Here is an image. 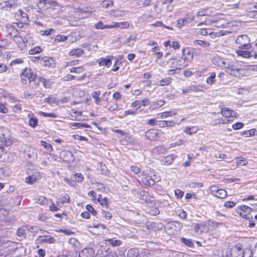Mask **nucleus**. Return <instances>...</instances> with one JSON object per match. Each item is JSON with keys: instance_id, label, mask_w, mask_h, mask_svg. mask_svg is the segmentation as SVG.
<instances>
[{"instance_id": "17", "label": "nucleus", "mask_w": 257, "mask_h": 257, "mask_svg": "<svg viewBox=\"0 0 257 257\" xmlns=\"http://www.w3.org/2000/svg\"><path fill=\"white\" fill-rule=\"evenodd\" d=\"M225 60L219 57H215L212 60V62L214 64L220 67H222V66H225Z\"/></svg>"}, {"instance_id": "34", "label": "nucleus", "mask_w": 257, "mask_h": 257, "mask_svg": "<svg viewBox=\"0 0 257 257\" xmlns=\"http://www.w3.org/2000/svg\"><path fill=\"white\" fill-rule=\"evenodd\" d=\"M95 27L97 29H110L111 27L107 25H104L103 23L101 21H99L96 23L95 25Z\"/></svg>"}, {"instance_id": "60", "label": "nucleus", "mask_w": 257, "mask_h": 257, "mask_svg": "<svg viewBox=\"0 0 257 257\" xmlns=\"http://www.w3.org/2000/svg\"><path fill=\"white\" fill-rule=\"evenodd\" d=\"M44 102L50 104L54 103L55 102V98L52 96H49L45 99Z\"/></svg>"}, {"instance_id": "43", "label": "nucleus", "mask_w": 257, "mask_h": 257, "mask_svg": "<svg viewBox=\"0 0 257 257\" xmlns=\"http://www.w3.org/2000/svg\"><path fill=\"white\" fill-rule=\"evenodd\" d=\"M164 103L165 101L164 100H160L154 102L152 104V106L154 107V108H157L163 106L164 104Z\"/></svg>"}, {"instance_id": "54", "label": "nucleus", "mask_w": 257, "mask_h": 257, "mask_svg": "<svg viewBox=\"0 0 257 257\" xmlns=\"http://www.w3.org/2000/svg\"><path fill=\"white\" fill-rule=\"evenodd\" d=\"M61 200L62 204L69 202L70 200L69 195L67 194H64V195L62 197Z\"/></svg>"}, {"instance_id": "30", "label": "nucleus", "mask_w": 257, "mask_h": 257, "mask_svg": "<svg viewBox=\"0 0 257 257\" xmlns=\"http://www.w3.org/2000/svg\"><path fill=\"white\" fill-rule=\"evenodd\" d=\"M9 211L5 208H0V220H4L9 214Z\"/></svg>"}, {"instance_id": "39", "label": "nucleus", "mask_w": 257, "mask_h": 257, "mask_svg": "<svg viewBox=\"0 0 257 257\" xmlns=\"http://www.w3.org/2000/svg\"><path fill=\"white\" fill-rule=\"evenodd\" d=\"M29 125L33 127H35L38 124V119L36 117H31L29 119Z\"/></svg>"}, {"instance_id": "20", "label": "nucleus", "mask_w": 257, "mask_h": 257, "mask_svg": "<svg viewBox=\"0 0 257 257\" xmlns=\"http://www.w3.org/2000/svg\"><path fill=\"white\" fill-rule=\"evenodd\" d=\"M148 226H150L155 231L162 230L164 227L162 223L155 222H151Z\"/></svg>"}, {"instance_id": "50", "label": "nucleus", "mask_w": 257, "mask_h": 257, "mask_svg": "<svg viewBox=\"0 0 257 257\" xmlns=\"http://www.w3.org/2000/svg\"><path fill=\"white\" fill-rule=\"evenodd\" d=\"M36 180V178L34 176H29L25 179V182L28 184H32L35 182Z\"/></svg>"}, {"instance_id": "64", "label": "nucleus", "mask_w": 257, "mask_h": 257, "mask_svg": "<svg viewBox=\"0 0 257 257\" xmlns=\"http://www.w3.org/2000/svg\"><path fill=\"white\" fill-rule=\"evenodd\" d=\"M8 111V109L5 106V105L0 103V112L2 113H7Z\"/></svg>"}, {"instance_id": "2", "label": "nucleus", "mask_w": 257, "mask_h": 257, "mask_svg": "<svg viewBox=\"0 0 257 257\" xmlns=\"http://www.w3.org/2000/svg\"><path fill=\"white\" fill-rule=\"evenodd\" d=\"M235 42L239 45L240 49L249 50L251 48L250 39L246 35H242L238 36Z\"/></svg>"}, {"instance_id": "8", "label": "nucleus", "mask_w": 257, "mask_h": 257, "mask_svg": "<svg viewBox=\"0 0 257 257\" xmlns=\"http://www.w3.org/2000/svg\"><path fill=\"white\" fill-rule=\"evenodd\" d=\"M113 58L112 56H108L106 58H101L98 59V63L100 66L109 67L111 65V59Z\"/></svg>"}, {"instance_id": "45", "label": "nucleus", "mask_w": 257, "mask_h": 257, "mask_svg": "<svg viewBox=\"0 0 257 257\" xmlns=\"http://www.w3.org/2000/svg\"><path fill=\"white\" fill-rule=\"evenodd\" d=\"M41 51L42 49L40 47H35L29 51V54L31 55H34L41 52Z\"/></svg>"}, {"instance_id": "36", "label": "nucleus", "mask_w": 257, "mask_h": 257, "mask_svg": "<svg viewBox=\"0 0 257 257\" xmlns=\"http://www.w3.org/2000/svg\"><path fill=\"white\" fill-rule=\"evenodd\" d=\"M181 241L184 243L186 245L189 246V247H193V243L191 239H187L184 237L181 238Z\"/></svg>"}, {"instance_id": "37", "label": "nucleus", "mask_w": 257, "mask_h": 257, "mask_svg": "<svg viewBox=\"0 0 257 257\" xmlns=\"http://www.w3.org/2000/svg\"><path fill=\"white\" fill-rule=\"evenodd\" d=\"M113 1L112 0H104L101 3V6L103 8H107L110 6H112Z\"/></svg>"}, {"instance_id": "58", "label": "nucleus", "mask_w": 257, "mask_h": 257, "mask_svg": "<svg viewBox=\"0 0 257 257\" xmlns=\"http://www.w3.org/2000/svg\"><path fill=\"white\" fill-rule=\"evenodd\" d=\"M219 189L215 185H212L210 187L211 193L214 196Z\"/></svg>"}, {"instance_id": "40", "label": "nucleus", "mask_w": 257, "mask_h": 257, "mask_svg": "<svg viewBox=\"0 0 257 257\" xmlns=\"http://www.w3.org/2000/svg\"><path fill=\"white\" fill-rule=\"evenodd\" d=\"M70 71L71 73H81L84 71V69L82 67H73L70 69Z\"/></svg>"}, {"instance_id": "32", "label": "nucleus", "mask_w": 257, "mask_h": 257, "mask_svg": "<svg viewBox=\"0 0 257 257\" xmlns=\"http://www.w3.org/2000/svg\"><path fill=\"white\" fill-rule=\"evenodd\" d=\"M198 34H200L201 35L203 36H206L207 35H211L212 33L210 29H200L199 30V31L197 32Z\"/></svg>"}, {"instance_id": "16", "label": "nucleus", "mask_w": 257, "mask_h": 257, "mask_svg": "<svg viewBox=\"0 0 257 257\" xmlns=\"http://www.w3.org/2000/svg\"><path fill=\"white\" fill-rule=\"evenodd\" d=\"M84 53V51L80 49V48H77L73 49L71 51H70L69 53V54L70 56H76L77 57H78L80 56H81Z\"/></svg>"}, {"instance_id": "10", "label": "nucleus", "mask_w": 257, "mask_h": 257, "mask_svg": "<svg viewBox=\"0 0 257 257\" xmlns=\"http://www.w3.org/2000/svg\"><path fill=\"white\" fill-rule=\"evenodd\" d=\"M17 238L18 240H22L27 237V233L26 229L24 227H20L17 229L16 232Z\"/></svg>"}, {"instance_id": "18", "label": "nucleus", "mask_w": 257, "mask_h": 257, "mask_svg": "<svg viewBox=\"0 0 257 257\" xmlns=\"http://www.w3.org/2000/svg\"><path fill=\"white\" fill-rule=\"evenodd\" d=\"M117 107V104L112 100L108 101L105 105V108L109 111L115 110Z\"/></svg>"}, {"instance_id": "48", "label": "nucleus", "mask_w": 257, "mask_h": 257, "mask_svg": "<svg viewBox=\"0 0 257 257\" xmlns=\"http://www.w3.org/2000/svg\"><path fill=\"white\" fill-rule=\"evenodd\" d=\"M40 113L41 115L44 117H50L52 118H56L57 117V115L54 113H46L41 111L40 112Z\"/></svg>"}, {"instance_id": "6", "label": "nucleus", "mask_w": 257, "mask_h": 257, "mask_svg": "<svg viewBox=\"0 0 257 257\" xmlns=\"http://www.w3.org/2000/svg\"><path fill=\"white\" fill-rule=\"evenodd\" d=\"M94 12H95L94 8L90 6L80 8V13L82 18H88Z\"/></svg>"}, {"instance_id": "61", "label": "nucleus", "mask_w": 257, "mask_h": 257, "mask_svg": "<svg viewBox=\"0 0 257 257\" xmlns=\"http://www.w3.org/2000/svg\"><path fill=\"white\" fill-rule=\"evenodd\" d=\"M235 205V203L233 201H227L224 203V206L226 207L230 208L234 207Z\"/></svg>"}, {"instance_id": "51", "label": "nucleus", "mask_w": 257, "mask_h": 257, "mask_svg": "<svg viewBox=\"0 0 257 257\" xmlns=\"http://www.w3.org/2000/svg\"><path fill=\"white\" fill-rule=\"evenodd\" d=\"M140 103L141 101L136 100L131 103V106L136 108L135 110H137V111L138 109L141 107Z\"/></svg>"}, {"instance_id": "42", "label": "nucleus", "mask_w": 257, "mask_h": 257, "mask_svg": "<svg viewBox=\"0 0 257 257\" xmlns=\"http://www.w3.org/2000/svg\"><path fill=\"white\" fill-rule=\"evenodd\" d=\"M42 242H48L49 243H54L55 241V239L53 237L45 236L44 238L41 240Z\"/></svg>"}, {"instance_id": "33", "label": "nucleus", "mask_w": 257, "mask_h": 257, "mask_svg": "<svg viewBox=\"0 0 257 257\" xmlns=\"http://www.w3.org/2000/svg\"><path fill=\"white\" fill-rule=\"evenodd\" d=\"M177 114V111H165L161 113V117L162 118L163 117H167L168 116H171Z\"/></svg>"}, {"instance_id": "29", "label": "nucleus", "mask_w": 257, "mask_h": 257, "mask_svg": "<svg viewBox=\"0 0 257 257\" xmlns=\"http://www.w3.org/2000/svg\"><path fill=\"white\" fill-rule=\"evenodd\" d=\"M152 152L154 154H161L165 153V149L163 146H158L154 148Z\"/></svg>"}, {"instance_id": "46", "label": "nucleus", "mask_w": 257, "mask_h": 257, "mask_svg": "<svg viewBox=\"0 0 257 257\" xmlns=\"http://www.w3.org/2000/svg\"><path fill=\"white\" fill-rule=\"evenodd\" d=\"M41 144L42 146H43L45 149H47V151L50 152L52 150V146L49 144L46 143L45 141H41Z\"/></svg>"}, {"instance_id": "9", "label": "nucleus", "mask_w": 257, "mask_h": 257, "mask_svg": "<svg viewBox=\"0 0 257 257\" xmlns=\"http://www.w3.org/2000/svg\"><path fill=\"white\" fill-rule=\"evenodd\" d=\"M221 113L222 115L225 117H236L238 115L236 112L226 108H222L221 110Z\"/></svg>"}, {"instance_id": "26", "label": "nucleus", "mask_w": 257, "mask_h": 257, "mask_svg": "<svg viewBox=\"0 0 257 257\" xmlns=\"http://www.w3.org/2000/svg\"><path fill=\"white\" fill-rule=\"evenodd\" d=\"M171 78H165L158 82V85L160 86H166L169 85L171 82Z\"/></svg>"}, {"instance_id": "24", "label": "nucleus", "mask_w": 257, "mask_h": 257, "mask_svg": "<svg viewBox=\"0 0 257 257\" xmlns=\"http://www.w3.org/2000/svg\"><path fill=\"white\" fill-rule=\"evenodd\" d=\"M227 192L223 189H220L214 195L219 198H224L227 196Z\"/></svg>"}, {"instance_id": "35", "label": "nucleus", "mask_w": 257, "mask_h": 257, "mask_svg": "<svg viewBox=\"0 0 257 257\" xmlns=\"http://www.w3.org/2000/svg\"><path fill=\"white\" fill-rule=\"evenodd\" d=\"M187 19H180L178 20L177 26L179 29H181L185 24L188 23Z\"/></svg>"}, {"instance_id": "41", "label": "nucleus", "mask_w": 257, "mask_h": 257, "mask_svg": "<svg viewBox=\"0 0 257 257\" xmlns=\"http://www.w3.org/2000/svg\"><path fill=\"white\" fill-rule=\"evenodd\" d=\"M73 126H76L77 127H84V128H90L91 126L85 123H79V122H74L73 124Z\"/></svg>"}, {"instance_id": "3", "label": "nucleus", "mask_w": 257, "mask_h": 257, "mask_svg": "<svg viewBox=\"0 0 257 257\" xmlns=\"http://www.w3.org/2000/svg\"><path fill=\"white\" fill-rule=\"evenodd\" d=\"M148 171L151 172V169H147L146 170H143L142 171V175L143 177L142 178V181L146 185H153L156 182H158L160 181V179H158L157 177H156L155 175H154L155 178H152L151 176L148 175Z\"/></svg>"}, {"instance_id": "55", "label": "nucleus", "mask_w": 257, "mask_h": 257, "mask_svg": "<svg viewBox=\"0 0 257 257\" xmlns=\"http://www.w3.org/2000/svg\"><path fill=\"white\" fill-rule=\"evenodd\" d=\"M131 171L135 174H138L141 172V169L137 166H133L131 168Z\"/></svg>"}, {"instance_id": "25", "label": "nucleus", "mask_w": 257, "mask_h": 257, "mask_svg": "<svg viewBox=\"0 0 257 257\" xmlns=\"http://www.w3.org/2000/svg\"><path fill=\"white\" fill-rule=\"evenodd\" d=\"M106 241L113 246H118L121 244L120 240H114L112 238L108 239Z\"/></svg>"}, {"instance_id": "28", "label": "nucleus", "mask_w": 257, "mask_h": 257, "mask_svg": "<svg viewBox=\"0 0 257 257\" xmlns=\"http://www.w3.org/2000/svg\"><path fill=\"white\" fill-rule=\"evenodd\" d=\"M216 74L214 72L210 73V76L207 78L206 80V83L209 85H212L215 82Z\"/></svg>"}, {"instance_id": "23", "label": "nucleus", "mask_w": 257, "mask_h": 257, "mask_svg": "<svg viewBox=\"0 0 257 257\" xmlns=\"http://www.w3.org/2000/svg\"><path fill=\"white\" fill-rule=\"evenodd\" d=\"M194 43L196 45H198L200 46H202L205 48H208L210 46V43L206 41L196 40L194 41Z\"/></svg>"}, {"instance_id": "27", "label": "nucleus", "mask_w": 257, "mask_h": 257, "mask_svg": "<svg viewBox=\"0 0 257 257\" xmlns=\"http://www.w3.org/2000/svg\"><path fill=\"white\" fill-rule=\"evenodd\" d=\"M98 201L102 207L108 208V200L106 197L103 198L101 196L99 195L98 198Z\"/></svg>"}, {"instance_id": "1", "label": "nucleus", "mask_w": 257, "mask_h": 257, "mask_svg": "<svg viewBox=\"0 0 257 257\" xmlns=\"http://www.w3.org/2000/svg\"><path fill=\"white\" fill-rule=\"evenodd\" d=\"M12 144L11 135L9 131L4 127H0V145L10 146Z\"/></svg>"}, {"instance_id": "19", "label": "nucleus", "mask_w": 257, "mask_h": 257, "mask_svg": "<svg viewBox=\"0 0 257 257\" xmlns=\"http://www.w3.org/2000/svg\"><path fill=\"white\" fill-rule=\"evenodd\" d=\"M100 94L101 92L100 90L93 91L91 94L92 97L95 99V103L98 105L100 104V102L101 101V98L99 97Z\"/></svg>"}, {"instance_id": "59", "label": "nucleus", "mask_w": 257, "mask_h": 257, "mask_svg": "<svg viewBox=\"0 0 257 257\" xmlns=\"http://www.w3.org/2000/svg\"><path fill=\"white\" fill-rule=\"evenodd\" d=\"M243 126V123L242 122H237L233 124L232 127L234 130H238Z\"/></svg>"}, {"instance_id": "52", "label": "nucleus", "mask_w": 257, "mask_h": 257, "mask_svg": "<svg viewBox=\"0 0 257 257\" xmlns=\"http://www.w3.org/2000/svg\"><path fill=\"white\" fill-rule=\"evenodd\" d=\"M241 210L244 213H250L252 209L246 205H242L240 207Z\"/></svg>"}, {"instance_id": "38", "label": "nucleus", "mask_w": 257, "mask_h": 257, "mask_svg": "<svg viewBox=\"0 0 257 257\" xmlns=\"http://www.w3.org/2000/svg\"><path fill=\"white\" fill-rule=\"evenodd\" d=\"M72 179H74L75 181H77L78 182H80L83 180V176L80 173H76L73 176Z\"/></svg>"}, {"instance_id": "63", "label": "nucleus", "mask_w": 257, "mask_h": 257, "mask_svg": "<svg viewBox=\"0 0 257 257\" xmlns=\"http://www.w3.org/2000/svg\"><path fill=\"white\" fill-rule=\"evenodd\" d=\"M161 127L167 126V120H160L158 121V125Z\"/></svg>"}, {"instance_id": "44", "label": "nucleus", "mask_w": 257, "mask_h": 257, "mask_svg": "<svg viewBox=\"0 0 257 257\" xmlns=\"http://www.w3.org/2000/svg\"><path fill=\"white\" fill-rule=\"evenodd\" d=\"M67 39V37L65 36L58 35H57L55 39H54L55 42H64L66 41Z\"/></svg>"}, {"instance_id": "49", "label": "nucleus", "mask_w": 257, "mask_h": 257, "mask_svg": "<svg viewBox=\"0 0 257 257\" xmlns=\"http://www.w3.org/2000/svg\"><path fill=\"white\" fill-rule=\"evenodd\" d=\"M86 208L88 212H89V213H91L92 215L94 216H95L96 215L97 212L95 210V209L92 206L90 205H87Z\"/></svg>"}, {"instance_id": "15", "label": "nucleus", "mask_w": 257, "mask_h": 257, "mask_svg": "<svg viewBox=\"0 0 257 257\" xmlns=\"http://www.w3.org/2000/svg\"><path fill=\"white\" fill-rule=\"evenodd\" d=\"M43 65L45 66H49L50 67H54L55 66V63L52 58L45 57L43 59Z\"/></svg>"}, {"instance_id": "5", "label": "nucleus", "mask_w": 257, "mask_h": 257, "mask_svg": "<svg viewBox=\"0 0 257 257\" xmlns=\"http://www.w3.org/2000/svg\"><path fill=\"white\" fill-rule=\"evenodd\" d=\"M19 3L17 0H9L0 3V9H5L10 11L18 7Z\"/></svg>"}, {"instance_id": "7", "label": "nucleus", "mask_w": 257, "mask_h": 257, "mask_svg": "<svg viewBox=\"0 0 257 257\" xmlns=\"http://www.w3.org/2000/svg\"><path fill=\"white\" fill-rule=\"evenodd\" d=\"M189 59L188 58H181L180 59L178 60L176 62H172V64H174V66H172V67L176 68V69H181L182 68H184L188 65L187 62L186 61V59Z\"/></svg>"}, {"instance_id": "56", "label": "nucleus", "mask_w": 257, "mask_h": 257, "mask_svg": "<svg viewBox=\"0 0 257 257\" xmlns=\"http://www.w3.org/2000/svg\"><path fill=\"white\" fill-rule=\"evenodd\" d=\"M50 3V0H39V3L38 4V7L40 9H41L42 8H44L43 5L46 4Z\"/></svg>"}, {"instance_id": "13", "label": "nucleus", "mask_w": 257, "mask_h": 257, "mask_svg": "<svg viewBox=\"0 0 257 257\" xmlns=\"http://www.w3.org/2000/svg\"><path fill=\"white\" fill-rule=\"evenodd\" d=\"M94 250L91 248H84L80 253L79 256L83 255L84 257H93Z\"/></svg>"}, {"instance_id": "21", "label": "nucleus", "mask_w": 257, "mask_h": 257, "mask_svg": "<svg viewBox=\"0 0 257 257\" xmlns=\"http://www.w3.org/2000/svg\"><path fill=\"white\" fill-rule=\"evenodd\" d=\"M244 49H240L236 51V53L241 56L245 58H250L252 56V54L250 52L244 51Z\"/></svg>"}, {"instance_id": "12", "label": "nucleus", "mask_w": 257, "mask_h": 257, "mask_svg": "<svg viewBox=\"0 0 257 257\" xmlns=\"http://www.w3.org/2000/svg\"><path fill=\"white\" fill-rule=\"evenodd\" d=\"M158 136V132L157 130L151 129L146 133V137L150 140L153 141L155 140Z\"/></svg>"}, {"instance_id": "22", "label": "nucleus", "mask_w": 257, "mask_h": 257, "mask_svg": "<svg viewBox=\"0 0 257 257\" xmlns=\"http://www.w3.org/2000/svg\"><path fill=\"white\" fill-rule=\"evenodd\" d=\"M110 15L114 17H122L126 15L125 11H119L118 10H112L110 12Z\"/></svg>"}, {"instance_id": "62", "label": "nucleus", "mask_w": 257, "mask_h": 257, "mask_svg": "<svg viewBox=\"0 0 257 257\" xmlns=\"http://www.w3.org/2000/svg\"><path fill=\"white\" fill-rule=\"evenodd\" d=\"M175 195L178 198H180L182 197L184 195V192L180 189H176L175 191Z\"/></svg>"}, {"instance_id": "11", "label": "nucleus", "mask_w": 257, "mask_h": 257, "mask_svg": "<svg viewBox=\"0 0 257 257\" xmlns=\"http://www.w3.org/2000/svg\"><path fill=\"white\" fill-rule=\"evenodd\" d=\"M176 158L175 155L172 154L169 156L164 157L161 160V163L163 165L168 166L170 165L174 160Z\"/></svg>"}, {"instance_id": "31", "label": "nucleus", "mask_w": 257, "mask_h": 257, "mask_svg": "<svg viewBox=\"0 0 257 257\" xmlns=\"http://www.w3.org/2000/svg\"><path fill=\"white\" fill-rule=\"evenodd\" d=\"M198 128L196 126H193L192 127H186L184 132L189 135H191L194 133H195Z\"/></svg>"}, {"instance_id": "47", "label": "nucleus", "mask_w": 257, "mask_h": 257, "mask_svg": "<svg viewBox=\"0 0 257 257\" xmlns=\"http://www.w3.org/2000/svg\"><path fill=\"white\" fill-rule=\"evenodd\" d=\"M53 32H55V30L51 28L45 31H41L40 34L43 36H49Z\"/></svg>"}, {"instance_id": "14", "label": "nucleus", "mask_w": 257, "mask_h": 257, "mask_svg": "<svg viewBox=\"0 0 257 257\" xmlns=\"http://www.w3.org/2000/svg\"><path fill=\"white\" fill-rule=\"evenodd\" d=\"M240 69L237 68L236 67L232 66L231 68V70H227V73L229 74L230 75H232L236 77H239L241 76V74L240 73Z\"/></svg>"}, {"instance_id": "4", "label": "nucleus", "mask_w": 257, "mask_h": 257, "mask_svg": "<svg viewBox=\"0 0 257 257\" xmlns=\"http://www.w3.org/2000/svg\"><path fill=\"white\" fill-rule=\"evenodd\" d=\"M35 74L33 73L32 69L30 68H26L23 69L22 72L20 74V77L23 84H27V79L29 81V82L33 81L35 79Z\"/></svg>"}, {"instance_id": "57", "label": "nucleus", "mask_w": 257, "mask_h": 257, "mask_svg": "<svg viewBox=\"0 0 257 257\" xmlns=\"http://www.w3.org/2000/svg\"><path fill=\"white\" fill-rule=\"evenodd\" d=\"M24 62L23 61V60L21 59V58H17V59H15L14 60H13L11 63V65L12 66L15 65V64H22Z\"/></svg>"}, {"instance_id": "53", "label": "nucleus", "mask_w": 257, "mask_h": 257, "mask_svg": "<svg viewBox=\"0 0 257 257\" xmlns=\"http://www.w3.org/2000/svg\"><path fill=\"white\" fill-rule=\"evenodd\" d=\"M240 215L243 218L246 220H250V219L252 218L251 215L248 213H244V212H240Z\"/></svg>"}]
</instances>
